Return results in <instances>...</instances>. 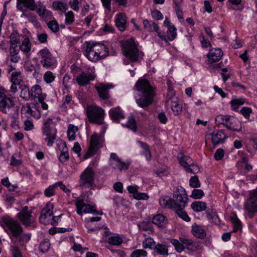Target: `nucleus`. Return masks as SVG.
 <instances>
[{
	"instance_id": "nucleus-12",
	"label": "nucleus",
	"mask_w": 257,
	"mask_h": 257,
	"mask_svg": "<svg viewBox=\"0 0 257 257\" xmlns=\"http://www.w3.org/2000/svg\"><path fill=\"white\" fill-rule=\"evenodd\" d=\"M32 213V210L28 206H25L18 214V217L24 225L28 226L33 222Z\"/></svg>"
},
{
	"instance_id": "nucleus-43",
	"label": "nucleus",
	"mask_w": 257,
	"mask_h": 257,
	"mask_svg": "<svg viewBox=\"0 0 257 257\" xmlns=\"http://www.w3.org/2000/svg\"><path fill=\"white\" fill-rule=\"evenodd\" d=\"M138 227L143 231H152L153 229L152 223L149 221H141L138 224Z\"/></svg>"
},
{
	"instance_id": "nucleus-9",
	"label": "nucleus",
	"mask_w": 257,
	"mask_h": 257,
	"mask_svg": "<svg viewBox=\"0 0 257 257\" xmlns=\"http://www.w3.org/2000/svg\"><path fill=\"white\" fill-rule=\"evenodd\" d=\"M244 209L250 218L257 212V189L250 192L248 198L244 202Z\"/></svg>"
},
{
	"instance_id": "nucleus-13",
	"label": "nucleus",
	"mask_w": 257,
	"mask_h": 257,
	"mask_svg": "<svg viewBox=\"0 0 257 257\" xmlns=\"http://www.w3.org/2000/svg\"><path fill=\"white\" fill-rule=\"evenodd\" d=\"M39 106L33 104L32 106L27 103L22 107L21 111L23 114L30 115L35 118L38 119L41 117V113L38 109Z\"/></svg>"
},
{
	"instance_id": "nucleus-48",
	"label": "nucleus",
	"mask_w": 257,
	"mask_h": 257,
	"mask_svg": "<svg viewBox=\"0 0 257 257\" xmlns=\"http://www.w3.org/2000/svg\"><path fill=\"white\" fill-rule=\"evenodd\" d=\"M47 23L48 28L52 32L57 33L59 31V26L56 20L52 19L49 20Z\"/></svg>"
},
{
	"instance_id": "nucleus-24",
	"label": "nucleus",
	"mask_w": 257,
	"mask_h": 257,
	"mask_svg": "<svg viewBox=\"0 0 257 257\" xmlns=\"http://www.w3.org/2000/svg\"><path fill=\"white\" fill-rule=\"evenodd\" d=\"M192 228V233L196 237L204 239L206 236V231L202 226L195 223Z\"/></svg>"
},
{
	"instance_id": "nucleus-56",
	"label": "nucleus",
	"mask_w": 257,
	"mask_h": 257,
	"mask_svg": "<svg viewBox=\"0 0 257 257\" xmlns=\"http://www.w3.org/2000/svg\"><path fill=\"white\" fill-rule=\"evenodd\" d=\"M184 208H180L177 209V210H175L176 211V214L182 219L188 222L190 220V218L189 216L187 215L186 212L184 211Z\"/></svg>"
},
{
	"instance_id": "nucleus-1",
	"label": "nucleus",
	"mask_w": 257,
	"mask_h": 257,
	"mask_svg": "<svg viewBox=\"0 0 257 257\" xmlns=\"http://www.w3.org/2000/svg\"><path fill=\"white\" fill-rule=\"evenodd\" d=\"M135 87L138 91V96L136 97L138 105L146 108L151 104L154 96V91L149 82L145 79H140L136 82Z\"/></svg>"
},
{
	"instance_id": "nucleus-57",
	"label": "nucleus",
	"mask_w": 257,
	"mask_h": 257,
	"mask_svg": "<svg viewBox=\"0 0 257 257\" xmlns=\"http://www.w3.org/2000/svg\"><path fill=\"white\" fill-rule=\"evenodd\" d=\"M179 239L181 242L184 244L185 248L189 250H192L194 241L191 239H188L183 237H180Z\"/></svg>"
},
{
	"instance_id": "nucleus-16",
	"label": "nucleus",
	"mask_w": 257,
	"mask_h": 257,
	"mask_svg": "<svg viewBox=\"0 0 257 257\" xmlns=\"http://www.w3.org/2000/svg\"><path fill=\"white\" fill-rule=\"evenodd\" d=\"M222 56L223 52L221 49L212 48L210 50L209 53L207 55L208 62L210 64L217 62L221 59Z\"/></svg>"
},
{
	"instance_id": "nucleus-14",
	"label": "nucleus",
	"mask_w": 257,
	"mask_h": 257,
	"mask_svg": "<svg viewBox=\"0 0 257 257\" xmlns=\"http://www.w3.org/2000/svg\"><path fill=\"white\" fill-rule=\"evenodd\" d=\"M100 138L98 135L94 134H93L90 141V145L89 150L86 154L87 157H90L96 153L99 149Z\"/></svg>"
},
{
	"instance_id": "nucleus-34",
	"label": "nucleus",
	"mask_w": 257,
	"mask_h": 257,
	"mask_svg": "<svg viewBox=\"0 0 257 257\" xmlns=\"http://www.w3.org/2000/svg\"><path fill=\"white\" fill-rule=\"evenodd\" d=\"M166 221V217L162 214H158L152 219V222L160 227H162Z\"/></svg>"
},
{
	"instance_id": "nucleus-42",
	"label": "nucleus",
	"mask_w": 257,
	"mask_h": 257,
	"mask_svg": "<svg viewBox=\"0 0 257 257\" xmlns=\"http://www.w3.org/2000/svg\"><path fill=\"white\" fill-rule=\"evenodd\" d=\"M129 129L132 130L134 132H136L137 130V126L135 118L133 115L128 117L126 124H124Z\"/></svg>"
},
{
	"instance_id": "nucleus-35",
	"label": "nucleus",
	"mask_w": 257,
	"mask_h": 257,
	"mask_svg": "<svg viewBox=\"0 0 257 257\" xmlns=\"http://www.w3.org/2000/svg\"><path fill=\"white\" fill-rule=\"evenodd\" d=\"M230 219L233 226V232H236L241 229V221L237 218L235 214L233 213L231 215Z\"/></svg>"
},
{
	"instance_id": "nucleus-8",
	"label": "nucleus",
	"mask_w": 257,
	"mask_h": 257,
	"mask_svg": "<svg viewBox=\"0 0 257 257\" xmlns=\"http://www.w3.org/2000/svg\"><path fill=\"white\" fill-rule=\"evenodd\" d=\"M173 209L184 208L186 205L188 197L186 191L181 187H178L173 195Z\"/></svg>"
},
{
	"instance_id": "nucleus-52",
	"label": "nucleus",
	"mask_w": 257,
	"mask_h": 257,
	"mask_svg": "<svg viewBox=\"0 0 257 257\" xmlns=\"http://www.w3.org/2000/svg\"><path fill=\"white\" fill-rule=\"evenodd\" d=\"M244 103V100L243 98L233 99L230 102L231 109L234 111H236L238 107Z\"/></svg>"
},
{
	"instance_id": "nucleus-19",
	"label": "nucleus",
	"mask_w": 257,
	"mask_h": 257,
	"mask_svg": "<svg viewBox=\"0 0 257 257\" xmlns=\"http://www.w3.org/2000/svg\"><path fill=\"white\" fill-rule=\"evenodd\" d=\"M17 8L19 11L22 13L21 15V18H26L30 22L35 24L38 23L37 17L31 12H29L28 11L29 9H24L23 7H21L20 4L17 5Z\"/></svg>"
},
{
	"instance_id": "nucleus-15",
	"label": "nucleus",
	"mask_w": 257,
	"mask_h": 257,
	"mask_svg": "<svg viewBox=\"0 0 257 257\" xmlns=\"http://www.w3.org/2000/svg\"><path fill=\"white\" fill-rule=\"evenodd\" d=\"M113 88L112 84L105 85L99 83L95 86V89L97 91L99 97L102 99H107L110 97L109 90Z\"/></svg>"
},
{
	"instance_id": "nucleus-63",
	"label": "nucleus",
	"mask_w": 257,
	"mask_h": 257,
	"mask_svg": "<svg viewBox=\"0 0 257 257\" xmlns=\"http://www.w3.org/2000/svg\"><path fill=\"white\" fill-rule=\"evenodd\" d=\"M147 254L146 251L143 249H137L134 250L131 254V257L146 256Z\"/></svg>"
},
{
	"instance_id": "nucleus-2",
	"label": "nucleus",
	"mask_w": 257,
	"mask_h": 257,
	"mask_svg": "<svg viewBox=\"0 0 257 257\" xmlns=\"http://www.w3.org/2000/svg\"><path fill=\"white\" fill-rule=\"evenodd\" d=\"M0 111L11 116L19 114L18 107L16 105L13 98L7 95L4 88H0Z\"/></svg>"
},
{
	"instance_id": "nucleus-36",
	"label": "nucleus",
	"mask_w": 257,
	"mask_h": 257,
	"mask_svg": "<svg viewBox=\"0 0 257 257\" xmlns=\"http://www.w3.org/2000/svg\"><path fill=\"white\" fill-rule=\"evenodd\" d=\"M177 29L175 28L174 26H169L168 28V30L167 32V36H166V40L165 41H167V40L169 41L174 40L176 36H177Z\"/></svg>"
},
{
	"instance_id": "nucleus-17",
	"label": "nucleus",
	"mask_w": 257,
	"mask_h": 257,
	"mask_svg": "<svg viewBox=\"0 0 257 257\" xmlns=\"http://www.w3.org/2000/svg\"><path fill=\"white\" fill-rule=\"evenodd\" d=\"M144 28L149 32L156 31L157 32L158 36L162 40H166V36L162 35L161 32H158L159 27L154 22L151 21H149L147 20H145L143 21Z\"/></svg>"
},
{
	"instance_id": "nucleus-49",
	"label": "nucleus",
	"mask_w": 257,
	"mask_h": 257,
	"mask_svg": "<svg viewBox=\"0 0 257 257\" xmlns=\"http://www.w3.org/2000/svg\"><path fill=\"white\" fill-rule=\"evenodd\" d=\"M53 205L51 203H48L46 206L42 210V214L45 215L48 218L53 214Z\"/></svg>"
},
{
	"instance_id": "nucleus-58",
	"label": "nucleus",
	"mask_w": 257,
	"mask_h": 257,
	"mask_svg": "<svg viewBox=\"0 0 257 257\" xmlns=\"http://www.w3.org/2000/svg\"><path fill=\"white\" fill-rule=\"evenodd\" d=\"M57 188L56 183L50 185L46 188L44 191V194L46 196L50 197L55 194V189Z\"/></svg>"
},
{
	"instance_id": "nucleus-61",
	"label": "nucleus",
	"mask_w": 257,
	"mask_h": 257,
	"mask_svg": "<svg viewBox=\"0 0 257 257\" xmlns=\"http://www.w3.org/2000/svg\"><path fill=\"white\" fill-rule=\"evenodd\" d=\"M83 212L85 213H97L95 206H92L89 204L84 203Z\"/></svg>"
},
{
	"instance_id": "nucleus-40",
	"label": "nucleus",
	"mask_w": 257,
	"mask_h": 257,
	"mask_svg": "<svg viewBox=\"0 0 257 257\" xmlns=\"http://www.w3.org/2000/svg\"><path fill=\"white\" fill-rule=\"evenodd\" d=\"M52 6L54 10H59L63 12H65L67 9L66 3L58 1L53 2Z\"/></svg>"
},
{
	"instance_id": "nucleus-7",
	"label": "nucleus",
	"mask_w": 257,
	"mask_h": 257,
	"mask_svg": "<svg viewBox=\"0 0 257 257\" xmlns=\"http://www.w3.org/2000/svg\"><path fill=\"white\" fill-rule=\"evenodd\" d=\"M86 112L90 122L98 124L104 123V111L101 108L96 106H88Z\"/></svg>"
},
{
	"instance_id": "nucleus-41",
	"label": "nucleus",
	"mask_w": 257,
	"mask_h": 257,
	"mask_svg": "<svg viewBox=\"0 0 257 257\" xmlns=\"http://www.w3.org/2000/svg\"><path fill=\"white\" fill-rule=\"evenodd\" d=\"M103 241L113 245H119L122 242V238L118 235L110 236L108 238L107 240L103 239Z\"/></svg>"
},
{
	"instance_id": "nucleus-33",
	"label": "nucleus",
	"mask_w": 257,
	"mask_h": 257,
	"mask_svg": "<svg viewBox=\"0 0 257 257\" xmlns=\"http://www.w3.org/2000/svg\"><path fill=\"white\" fill-rule=\"evenodd\" d=\"M192 209L195 212H201L205 210L207 207L204 202L195 201L191 205Z\"/></svg>"
},
{
	"instance_id": "nucleus-22",
	"label": "nucleus",
	"mask_w": 257,
	"mask_h": 257,
	"mask_svg": "<svg viewBox=\"0 0 257 257\" xmlns=\"http://www.w3.org/2000/svg\"><path fill=\"white\" fill-rule=\"evenodd\" d=\"M94 44V50L96 51L99 59H103L109 54L107 48L105 45L100 43H95Z\"/></svg>"
},
{
	"instance_id": "nucleus-3",
	"label": "nucleus",
	"mask_w": 257,
	"mask_h": 257,
	"mask_svg": "<svg viewBox=\"0 0 257 257\" xmlns=\"http://www.w3.org/2000/svg\"><path fill=\"white\" fill-rule=\"evenodd\" d=\"M0 225L9 235L12 240L18 238L23 233V228L17 221L9 216H4L0 221Z\"/></svg>"
},
{
	"instance_id": "nucleus-46",
	"label": "nucleus",
	"mask_w": 257,
	"mask_h": 257,
	"mask_svg": "<svg viewBox=\"0 0 257 257\" xmlns=\"http://www.w3.org/2000/svg\"><path fill=\"white\" fill-rule=\"evenodd\" d=\"M23 79L20 72L15 71L11 74V82L17 84H21Z\"/></svg>"
},
{
	"instance_id": "nucleus-60",
	"label": "nucleus",
	"mask_w": 257,
	"mask_h": 257,
	"mask_svg": "<svg viewBox=\"0 0 257 257\" xmlns=\"http://www.w3.org/2000/svg\"><path fill=\"white\" fill-rule=\"evenodd\" d=\"M204 195V192L201 189H194L190 197L195 199H199L203 196Z\"/></svg>"
},
{
	"instance_id": "nucleus-28",
	"label": "nucleus",
	"mask_w": 257,
	"mask_h": 257,
	"mask_svg": "<svg viewBox=\"0 0 257 257\" xmlns=\"http://www.w3.org/2000/svg\"><path fill=\"white\" fill-rule=\"evenodd\" d=\"M20 4L24 9L34 11L36 9V5L34 0H17V5Z\"/></svg>"
},
{
	"instance_id": "nucleus-18",
	"label": "nucleus",
	"mask_w": 257,
	"mask_h": 257,
	"mask_svg": "<svg viewBox=\"0 0 257 257\" xmlns=\"http://www.w3.org/2000/svg\"><path fill=\"white\" fill-rule=\"evenodd\" d=\"M43 132L46 136L45 141L47 142V145L49 146H52L56 139V129L54 127L51 128L46 127L45 130H43Z\"/></svg>"
},
{
	"instance_id": "nucleus-10",
	"label": "nucleus",
	"mask_w": 257,
	"mask_h": 257,
	"mask_svg": "<svg viewBox=\"0 0 257 257\" xmlns=\"http://www.w3.org/2000/svg\"><path fill=\"white\" fill-rule=\"evenodd\" d=\"M131 165L130 161L123 162L115 153H111L109 159V165L116 170L122 171L128 169Z\"/></svg>"
},
{
	"instance_id": "nucleus-44",
	"label": "nucleus",
	"mask_w": 257,
	"mask_h": 257,
	"mask_svg": "<svg viewBox=\"0 0 257 257\" xmlns=\"http://www.w3.org/2000/svg\"><path fill=\"white\" fill-rule=\"evenodd\" d=\"M21 36L17 31H13L10 35L11 45L12 46L17 45L20 42Z\"/></svg>"
},
{
	"instance_id": "nucleus-37",
	"label": "nucleus",
	"mask_w": 257,
	"mask_h": 257,
	"mask_svg": "<svg viewBox=\"0 0 257 257\" xmlns=\"http://www.w3.org/2000/svg\"><path fill=\"white\" fill-rule=\"evenodd\" d=\"M155 251L161 255H168V246L165 244L158 243L156 245L154 249Z\"/></svg>"
},
{
	"instance_id": "nucleus-25",
	"label": "nucleus",
	"mask_w": 257,
	"mask_h": 257,
	"mask_svg": "<svg viewBox=\"0 0 257 257\" xmlns=\"http://www.w3.org/2000/svg\"><path fill=\"white\" fill-rule=\"evenodd\" d=\"M109 115L110 118L115 121L124 118V114L119 107L112 108L109 111Z\"/></svg>"
},
{
	"instance_id": "nucleus-21",
	"label": "nucleus",
	"mask_w": 257,
	"mask_h": 257,
	"mask_svg": "<svg viewBox=\"0 0 257 257\" xmlns=\"http://www.w3.org/2000/svg\"><path fill=\"white\" fill-rule=\"evenodd\" d=\"M224 131L220 130L217 133H213L208 135V139H211L212 143L214 145H217L222 143L225 139Z\"/></svg>"
},
{
	"instance_id": "nucleus-45",
	"label": "nucleus",
	"mask_w": 257,
	"mask_h": 257,
	"mask_svg": "<svg viewBox=\"0 0 257 257\" xmlns=\"http://www.w3.org/2000/svg\"><path fill=\"white\" fill-rule=\"evenodd\" d=\"M34 97L38 98V100L39 103L41 104V108L43 110L48 109V105L46 103L44 102V100L46 99V93H43L42 91L41 92L40 94H39L38 96H35Z\"/></svg>"
},
{
	"instance_id": "nucleus-64",
	"label": "nucleus",
	"mask_w": 257,
	"mask_h": 257,
	"mask_svg": "<svg viewBox=\"0 0 257 257\" xmlns=\"http://www.w3.org/2000/svg\"><path fill=\"white\" fill-rule=\"evenodd\" d=\"M12 254L13 257H23L19 248L16 246H11Z\"/></svg>"
},
{
	"instance_id": "nucleus-54",
	"label": "nucleus",
	"mask_w": 257,
	"mask_h": 257,
	"mask_svg": "<svg viewBox=\"0 0 257 257\" xmlns=\"http://www.w3.org/2000/svg\"><path fill=\"white\" fill-rule=\"evenodd\" d=\"M50 246V243L48 240H44L40 242L39 245V250L43 253L46 252L48 251Z\"/></svg>"
},
{
	"instance_id": "nucleus-32",
	"label": "nucleus",
	"mask_w": 257,
	"mask_h": 257,
	"mask_svg": "<svg viewBox=\"0 0 257 257\" xmlns=\"http://www.w3.org/2000/svg\"><path fill=\"white\" fill-rule=\"evenodd\" d=\"M206 215L207 218L214 224H219L220 223V219L216 212L213 209H208L206 211Z\"/></svg>"
},
{
	"instance_id": "nucleus-51",
	"label": "nucleus",
	"mask_w": 257,
	"mask_h": 257,
	"mask_svg": "<svg viewBox=\"0 0 257 257\" xmlns=\"http://www.w3.org/2000/svg\"><path fill=\"white\" fill-rule=\"evenodd\" d=\"M156 244L154 239L151 237H148L145 239L143 242L144 248H149L151 249H154Z\"/></svg>"
},
{
	"instance_id": "nucleus-50",
	"label": "nucleus",
	"mask_w": 257,
	"mask_h": 257,
	"mask_svg": "<svg viewBox=\"0 0 257 257\" xmlns=\"http://www.w3.org/2000/svg\"><path fill=\"white\" fill-rule=\"evenodd\" d=\"M64 147L62 151L59 156V160L62 163H64L67 161L69 160V156L68 154V152L67 151V148L66 147V143L64 144Z\"/></svg>"
},
{
	"instance_id": "nucleus-20",
	"label": "nucleus",
	"mask_w": 257,
	"mask_h": 257,
	"mask_svg": "<svg viewBox=\"0 0 257 257\" xmlns=\"http://www.w3.org/2000/svg\"><path fill=\"white\" fill-rule=\"evenodd\" d=\"M95 76L90 73H82L77 76L76 79V82L80 86H85L88 84L90 81L93 80Z\"/></svg>"
},
{
	"instance_id": "nucleus-55",
	"label": "nucleus",
	"mask_w": 257,
	"mask_h": 257,
	"mask_svg": "<svg viewBox=\"0 0 257 257\" xmlns=\"http://www.w3.org/2000/svg\"><path fill=\"white\" fill-rule=\"evenodd\" d=\"M55 75L52 72L48 71L44 74V80L47 83L52 82L55 79Z\"/></svg>"
},
{
	"instance_id": "nucleus-62",
	"label": "nucleus",
	"mask_w": 257,
	"mask_h": 257,
	"mask_svg": "<svg viewBox=\"0 0 257 257\" xmlns=\"http://www.w3.org/2000/svg\"><path fill=\"white\" fill-rule=\"evenodd\" d=\"M40 16L46 21H49L53 19L52 12L47 9L44 10V11L43 12V13H42Z\"/></svg>"
},
{
	"instance_id": "nucleus-39",
	"label": "nucleus",
	"mask_w": 257,
	"mask_h": 257,
	"mask_svg": "<svg viewBox=\"0 0 257 257\" xmlns=\"http://www.w3.org/2000/svg\"><path fill=\"white\" fill-rule=\"evenodd\" d=\"M21 90L20 97L25 100H28L31 96V91L29 87L26 85H22L20 87Z\"/></svg>"
},
{
	"instance_id": "nucleus-30",
	"label": "nucleus",
	"mask_w": 257,
	"mask_h": 257,
	"mask_svg": "<svg viewBox=\"0 0 257 257\" xmlns=\"http://www.w3.org/2000/svg\"><path fill=\"white\" fill-rule=\"evenodd\" d=\"M173 199L167 196H164L159 200L160 205L163 208L173 209Z\"/></svg>"
},
{
	"instance_id": "nucleus-47",
	"label": "nucleus",
	"mask_w": 257,
	"mask_h": 257,
	"mask_svg": "<svg viewBox=\"0 0 257 257\" xmlns=\"http://www.w3.org/2000/svg\"><path fill=\"white\" fill-rule=\"evenodd\" d=\"M171 109L175 115L181 114L182 112V106L175 101H172L171 102Z\"/></svg>"
},
{
	"instance_id": "nucleus-27",
	"label": "nucleus",
	"mask_w": 257,
	"mask_h": 257,
	"mask_svg": "<svg viewBox=\"0 0 257 257\" xmlns=\"http://www.w3.org/2000/svg\"><path fill=\"white\" fill-rule=\"evenodd\" d=\"M22 44L20 46V49L27 54L31 51L32 44L29 38L24 35H22Z\"/></svg>"
},
{
	"instance_id": "nucleus-5",
	"label": "nucleus",
	"mask_w": 257,
	"mask_h": 257,
	"mask_svg": "<svg viewBox=\"0 0 257 257\" xmlns=\"http://www.w3.org/2000/svg\"><path fill=\"white\" fill-rule=\"evenodd\" d=\"M79 186L81 188L95 189L94 173L91 168L87 167L82 173L80 176Z\"/></svg>"
},
{
	"instance_id": "nucleus-6",
	"label": "nucleus",
	"mask_w": 257,
	"mask_h": 257,
	"mask_svg": "<svg viewBox=\"0 0 257 257\" xmlns=\"http://www.w3.org/2000/svg\"><path fill=\"white\" fill-rule=\"evenodd\" d=\"M38 55L41 59L40 63L43 67L53 69L56 67L57 60L47 47L40 50L38 52Z\"/></svg>"
},
{
	"instance_id": "nucleus-29",
	"label": "nucleus",
	"mask_w": 257,
	"mask_h": 257,
	"mask_svg": "<svg viewBox=\"0 0 257 257\" xmlns=\"http://www.w3.org/2000/svg\"><path fill=\"white\" fill-rule=\"evenodd\" d=\"M178 158L180 165L183 166L186 169L193 164V161L191 158L185 156L183 154L178 155Z\"/></svg>"
},
{
	"instance_id": "nucleus-53",
	"label": "nucleus",
	"mask_w": 257,
	"mask_h": 257,
	"mask_svg": "<svg viewBox=\"0 0 257 257\" xmlns=\"http://www.w3.org/2000/svg\"><path fill=\"white\" fill-rule=\"evenodd\" d=\"M230 115H218L215 118V122L218 124H223L226 126L227 120L229 118Z\"/></svg>"
},
{
	"instance_id": "nucleus-4",
	"label": "nucleus",
	"mask_w": 257,
	"mask_h": 257,
	"mask_svg": "<svg viewBox=\"0 0 257 257\" xmlns=\"http://www.w3.org/2000/svg\"><path fill=\"white\" fill-rule=\"evenodd\" d=\"M124 55L132 62L138 60L140 53L137 45L133 38L123 41L121 44Z\"/></svg>"
},
{
	"instance_id": "nucleus-59",
	"label": "nucleus",
	"mask_w": 257,
	"mask_h": 257,
	"mask_svg": "<svg viewBox=\"0 0 257 257\" xmlns=\"http://www.w3.org/2000/svg\"><path fill=\"white\" fill-rule=\"evenodd\" d=\"M190 186L194 188H199L200 187V183L199 182L198 177L197 176H194L191 177L189 181Z\"/></svg>"
},
{
	"instance_id": "nucleus-11",
	"label": "nucleus",
	"mask_w": 257,
	"mask_h": 257,
	"mask_svg": "<svg viewBox=\"0 0 257 257\" xmlns=\"http://www.w3.org/2000/svg\"><path fill=\"white\" fill-rule=\"evenodd\" d=\"M83 54L89 60L96 62L99 60L96 51L94 50V43L86 42L83 45Z\"/></svg>"
},
{
	"instance_id": "nucleus-26",
	"label": "nucleus",
	"mask_w": 257,
	"mask_h": 257,
	"mask_svg": "<svg viewBox=\"0 0 257 257\" xmlns=\"http://www.w3.org/2000/svg\"><path fill=\"white\" fill-rule=\"evenodd\" d=\"M115 25L118 29L123 31L126 28V20L125 15L123 14H119L116 16Z\"/></svg>"
},
{
	"instance_id": "nucleus-38",
	"label": "nucleus",
	"mask_w": 257,
	"mask_h": 257,
	"mask_svg": "<svg viewBox=\"0 0 257 257\" xmlns=\"http://www.w3.org/2000/svg\"><path fill=\"white\" fill-rule=\"evenodd\" d=\"M171 243L175 247L176 251L178 252H182L185 249L184 244L176 239H171Z\"/></svg>"
},
{
	"instance_id": "nucleus-31",
	"label": "nucleus",
	"mask_w": 257,
	"mask_h": 257,
	"mask_svg": "<svg viewBox=\"0 0 257 257\" xmlns=\"http://www.w3.org/2000/svg\"><path fill=\"white\" fill-rule=\"evenodd\" d=\"M78 131V128L72 124H70L68 126L67 131L68 138L69 141H74L75 139V134Z\"/></svg>"
},
{
	"instance_id": "nucleus-23",
	"label": "nucleus",
	"mask_w": 257,
	"mask_h": 257,
	"mask_svg": "<svg viewBox=\"0 0 257 257\" xmlns=\"http://www.w3.org/2000/svg\"><path fill=\"white\" fill-rule=\"evenodd\" d=\"M225 127L229 130L236 132L241 131V125L235 118L229 116V118L227 121Z\"/></svg>"
}]
</instances>
